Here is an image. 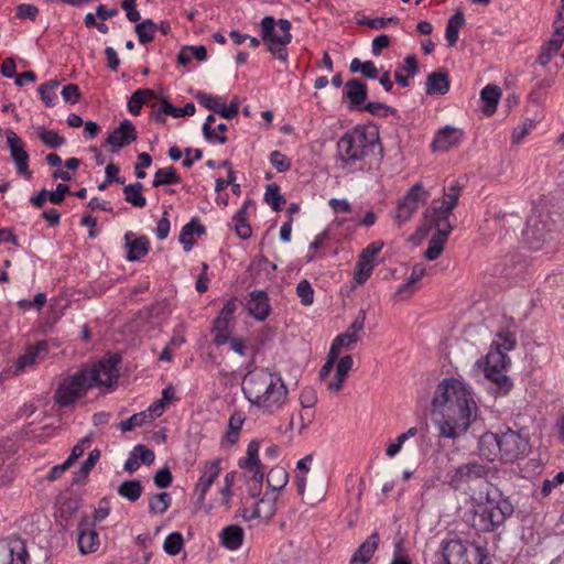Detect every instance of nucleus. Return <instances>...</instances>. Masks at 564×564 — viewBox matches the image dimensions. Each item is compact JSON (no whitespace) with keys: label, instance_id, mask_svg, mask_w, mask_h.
<instances>
[{"label":"nucleus","instance_id":"1","mask_svg":"<svg viewBox=\"0 0 564 564\" xmlns=\"http://www.w3.org/2000/svg\"><path fill=\"white\" fill-rule=\"evenodd\" d=\"M432 406L442 415L437 426L440 435L446 438L455 440L464 435L477 416V404L471 392L455 378L444 379L437 386Z\"/></svg>","mask_w":564,"mask_h":564},{"label":"nucleus","instance_id":"2","mask_svg":"<svg viewBox=\"0 0 564 564\" xmlns=\"http://www.w3.org/2000/svg\"><path fill=\"white\" fill-rule=\"evenodd\" d=\"M119 356L102 359L90 367L84 366L58 384L54 394L56 403L68 406L95 386L110 387L118 379Z\"/></svg>","mask_w":564,"mask_h":564},{"label":"nucleus","instance_id":"3","mask_svg":"<svg viewBox=\"0 0 564 564\" xmlns=\"http://www.w3.org/2000/svg\"><path fill=\"white\" fill-rule=\"evenodd\" d=\"M241 387L250 404L264 413H276L288 400L289 391L281 375L269 369L248 371Z\"/></svg>","mask_w":564,"mask_h":564},{"label":"nucleus","instance_id":"4","mask_svg":"<svg viewBox=\"0 0 564 564\" xmlns=\"http://www.w3.org/2000/svg\"><path fill=\"white\" fill-rule=\"evenodd\" d=\"M343 161L355 163L373 152L379 144V131L373 126H358L346 132L337 143Z\"/></svg>","mask_w":564,"mask_h":564},{"label":"nucleus","instance_id":"5","mask_svg":"<svg viewBox=\"0 0 564 564\" xmlns=\"http://www.w3.org/2000/svg\"><path fill=\"white\" fill-rule=\"evenodd\" d=\"M513 513L512 503L505 498L496 500L487 494L486 501L475 508L473 527L482 532H492Z\"/></svg>","mask_w":564,"mask_h":564},{"label":"nucleus","instance_id":"6","mask_svg":"<svg viewBox=\"0 0 564 564\" xmlns=\"http://www.w3.org/2000/svg\"><path fill=\"white\" fill-rule=\"evenodd\" d=\"M442 558L451 564H491L486 546L460 539L442 542Z\"/></svg>","mask_w":564,"mask_h":564},{"label":"nucleus","instance_id":"7","mask_svg":"<svg viewBox=\"0 0 564 564\" xmlns=\"http://www.w3.org/2000/svg\"><path fill=\"white\" fill-rule=\"evenodd\" d=\"M291 22L286 19L275 21L272 17H264L261 21V39L268 45L269 52L282 62H286L285 46L291 42Z\"/></svg>","mask_w":564,"mask_h":564},{"label":"nucleus","instance_id":"8","mask_svg":"<svg viewBox=\"0 0 564 564\" xmlns=\"http://www.w3.org/2000/svg\"><path fill=\"white\" fill-rule=\"evenodd\" d=\"M510 364V358L499 347L491 349L485 357L477 361L479 368H484L485 376L491 380L500 394H507L512 388V381L503 373Z\"/></svg>","mask_w":564,"mask_h":564},{"label":"nucleus","instance_id":"9","mask_svg":"<svg viewBox=\"0 0 564 564\" xmlns=\"http://www.w3.org/2000/svg\"><path fill=\"white\" fill-rule=\"evenodd\" d=\"M430 229H435V234L432 236L424 254L427 260L433 261L443 252L444 245L448 239L453 226L449 221L425 218V224L419 228L417 235L425 237Z\"/></svg>","mask_w":564,"mask_h":564},{"label":"nucleus","instance_id":"10","mask_svg":"<svg viewBox=\"0 0 564 564\" xmlns=\"http://www.w3.org/2000/svg\"><path fill=\"white\" fill-rule=\"evenodd\" d=\"M530 452V443L527 434L508 429L500 433L499 455L501 460L513 463L521 459Z\"/></svg>","mask_w":564,"mask_h":564},{"label":"nucleus","instance_id":"11","mask_svg":"<svg viewBox=\"0 0 564 564\" xmlns=\"http://www.w3.org/2000/svg\"><path fill=\"white\" fill-rule=\"evenodd\" d=\"M463 185L458 181L444 188L443 200H433L431 206L426 208L424 218H435L449 221V216L456 207Z\"/></svg>","mask_w":564,"mask_h":564},{"label":"nucleus","instance_id":"12","mask_svg":"<svg viewBox=\"0 0 564 564\" xmlns=\"http://www.w3.org/2000/svg\"><path fill=\"white\" fill-rule=\"evenodd\" d=\"M240 468L245 469L247 482H262L264 477V467L259 459V443L251 441L248 444L247 457L239 463Z\"/></svg>","mask_w":564,"mask_h":564},{"label":"nucleus","instance_id":"13","mask_svg":"<svg viewBox=\"0 0 564 564\" xmlns=\"http://www.w3.org/2000/svg\"><path fill=\"white\" fill-rule=\"evenodd\" d=\"M421 196L426 198L429 193L423 191L420 183H416L409 189L404 198L399 202L395 219L400 225L408 221L416 212Z\"/></svg>","mask_w":564,"mask_h":564},{"label":"nucleus","instance_id":"14","mask_svg":"<svg viewBox=\"0 0 564 564\" xmlns=\"http://www.w3.org/2000/svg\"><path fill=\"white\" fill-rule=\"evenodd\" d=\"M489 467L476 460L468 462L455 468L451 475V485L458 487L463 482L482 479L488 476Z\"/></svg>","mask_w":564,"mask_h":564},{"label":"nucleus","instance_id":"15","mask_svg":"<svg viewBox=\"0 0 564 564\" xmlns=\"http://www.w3.org/2000/svg\"><path fill=\"white\" fill-rule=\"evenodd\" d=\"M7 142L10 149L11 156L15 163L18 173L25 176L26 178H31L32 172L29 169V153L24 149L23 141L18 137V134L12 131H7Z\"/></svg>","mask_w":564,"mask_h":564},{"label":"nucleus","instance_id":"16","mask_svg":"<svg viewBox=\"0 0 564 564\" xmlns=\"http://www.w3.org/2000/svg\"><path fill=\"white\" fill-rule=\"evenodd\" d=\"M29 554L20 539L0 541V564H26Z\"/></svg>","mask_w":564,"mask_h":564},{"label":"nucleus","instance_id":"17","mask_svg":"<svg viewBox=\"0 0 564 564\" xmlns=\"http://www.w3.org/2000/svg\"><path fill=\"white\" fill-rule=\"evenodd\" d=\"M77 544L83 554L94 553L100 545L99 534L88 517H83L78 524Z\"/></svg>","mask_w":564,"mask_h":564},{"label":"nucleus","instance_id":"18","mask_svg":"<svg viewBox=\"0 0 564 564\" xmlns=\"http://www.w3.org/2000/svg\"><path fill=\"white\" fill-rule=\"evenodd\" d=\"M137 130L130 120H123L118 128L109 133L106 142L115 148L113 151L124 148L135 141Z\"/></svg>","mask_w":564,"mask_h":564},{"label":"nucleus","instance_id":"19","mask_svg":"<svg viewBox=\"0 0 564 564\" xmlns=\"http://www.w3.org/2000/svg\"><path fill=\"white\" fill-rule=\"evenodd\" d=\"M219 474V460H212L205 464L203 474L199 477L194 490L195 495L197 496V502H204L208 489L217 479Z\"/></svg>","mask_w":564,"mask_h":564},{"label":"nucleus","instance_id":"20","mask_svg":"<svg viewBox=\"0 0 564 564\" xmlns=\"http://www.w3.org/2000/svg\"><path fill=\"white\" fill-rule=\"evenodd\" d=\"M246 307L249 314L258 321H264L271 312L269 297L263 291H252Z\"/></svg>","mask_w":564,"mask_h":564},{"label":"nucleus","instance_id":"21","mask_svg":"<svg viewBox=\"0 0 564 564\" xmlns=\"http://www.w3.org/2000/svg\"><path fill=\"white\" fill-rule=\"evenodd\" d=\"M462 137V130L451 126H446L445 128L441 129L437 132L436 137L432 142V149L434 151H448L449 149L458 145Z\"/></svg>","mask_w":564,"mask_h":564},{"label":"nucleus","instance_id":"22","mask_svg":"<svg viewBox=\"0 0 564 564\" xmlns=\"http://www.w3.org/2000/svg\"><path fill=\"white\" fill-rule=\"evenodd\" d=\"M275 501L276 497H263L254 505L253 511L249 514L247 510H243L241 513L245 520L252 519H264L267 521L271 520L275 514Z\"/></svg>","mask_w":564,"mask_h":564},{"label":"nucleus","instance_id":"23","mask_svg":"<svg viewBox=\"0 0 564 564\" xmlns=\"http://www.w3.org/2000/svg\"><path fill=\"white\" fill-rule=\"evenodd\" d=\"M380 538L377 532H373L368 539L359 545L351 556L350 564H366L370 561L376 552Z\"/></svg>","mask_w":564,"mask_h":564},{"label":"nucleus","instance_id":"24","mask_svg":"<svg viewBox=\"0 0 564 564\" xmlns=\"http://www.w3.org/2000/svg\"><path fill=\"white\" fill-rule=\"evenodd\" d=\"M126 246L128 247L127 259L129 261H137L143 258L149 251V240L147 237L141 236L134 238L133 232H127L124 236Z\"/></svg>","mask_w":564,"mask_h":564},{"label":"nucleus","instance_id":"25","mask_svg":"<svg viewBox=\"0 0 564 564\" xmlns=\"http://www.w3.org/2000/svg\"><path fill=\"white\" fill-rule=\"evenodd\" d=\"M352 365L354 360L350 355H346L338 360L335 377L327 384L329 391L339 392L343 389L344 382L348 372L351 370Z\"/></svg>","mask_w":564,"mask_h":564},{"label":"nucleus","instance_id":"26","mask_svg":"<svg viewBox=\"0 0 564 564\" xmlns=\"http://www.w3.org/2000/svg\"><path fill=\"white\" fill-rule=\"evenodd\" d=\"M451 87L448 74L443 70L431 73L425 82L427 95H445Z\"/></svg>","mask_w":564,"mask_h":564},{"label":"nucleus","instance_id":"27","mask_svg":"<svg viewBox=\"0 0 564 564\" xmlns=\"http://www.w3.org/2000/svg\"><path fill=\"white\" fill-rule=\"evenodd\" d=\"M345 95L352 107L360 109L367 99V85L360 79H349L345 85Z\"/></svg>","mask_w":564,"mask_h":564},{"label":"nucleus","instance_id":"28","mask_svg":"<svg viewBox=\"0 0 564 564\" xmlns=\"http://www.w3.org/2000/svg\"><path fill=\"white\" fill-rule=\"evenodd\" d=\"M221 544L231 551L238 550L245 538V532L241 527L237 524H230L225 527L220 532Z\"/></svg>","mask_w":564,"mask_h":564},{"label":"nucleus","instance_id":"29","mask_svg":"<svg viewBox=\"0 0 564 564\" xmlns=\"http://www.w3.org/2000/svg\"><path fill=\"white\" fill-rule=\"evenodd\" d=\"M501 97V89L497 85H487L480 91V99L484 102L482 112L490 117L496 112Z\"/></svg>","mask_w":564,"mask_h":564},{"label":"nucleus","instance_id":"30","mask_svg":"<svg viewBox=\"0 0 564 564\" xmlns=\"http://www.w3.org/2000/svg\"><path fill=\"white\" fill-rule=\"evenodd\" d=\"M479 451L489 460H494L499 454L500 433L486 432L479 437Z\"/></svg>","mask_w":564,"mask_h":564},{"label":"nucleus","instance_id":"31","mask_svg":"<svg viewBox=\"0 0 564 564\" xmlns=\"http://www.w3.org/2000/svg\"><path fill=\"white\" fill-rule=\"evenodd\" d=\"M194 234L198 236L205 234V227L200 225L196 219H192L181 230L178 240L180 243L183 245L185 251H189L195 245V240L193 238Z\"/></svg>","mask_w":564,"mask_h":564},{"label":"nucleus","instance_id":"32","mask_svg":"<svg viewBox=\"0 0 564 564\" xmlns=\"http://www.w3.org/2000/svg\"><path fill=\"white\" fill-rule=\"evenodd\" d=\"M417 73V61L415 56L409 55L404 58V65L397 68L394 78L402 87H409V77H413Z\"/></svg>","mask_w":564,"mask_h":564},{"label":"nucleus","instance_id":"33","mask_svg":"<svg viewBox=\"0 0 564 564\" xmlns=\"http://www.w3.org/2000/svg\"><path fill=\"white\" fill-rule=\"evenodd\" d=\"M245 419L246 417L241 412H235L231 414L228 422V432L221 441L223 446L234 445L237 443Z\"/></svg>","mask_w":564,"mask_h":564},{"label":"nucleus","instance_id":"34","mask_svg":"<svg viewBox=\"0 0 564 564\" xmlns=\"http://www.w3.org/2000/svg\"><path fill=\"white\" fill-rule=\"evenodd\" d=\"M143 185L140 182L128 184L123 187L124 199L133 207L143 208L147 199L142 195Z\"/></svg>","mask_w":564,"mask_h":564},{"label":"nucleus","instance_id":"35","mask_svg":"<svg viewBox=\"0 0 564 564\" xmlns=\"http://www.w3.org/2000/svg\"><path fill=\"white\" fill-rule=\"evenodd\" d=\"M465 23V18L462 11H456L454 15L449 18L446 25V40L449 46H454L458 40L459 30Z\"/></svg>","mask_w":564,"mask_h":564},{"label":"nucleus","instance_id":"36","mask_svg":"<svg viewBox=\"0 0 564 564\" xmlns=\"http://www.w3.org/2000/svg\"><path fill=\"white\" fill-rule=\"evenodd\" d=\"M250 204L251 200H247L234 216L235 230L241 239H248L252 234L251 227L247 223V208Z\"/></svg>","mask_w":564,"mask_h":564},{"label":"nucleus","instance_id":"37","mask_svg":"<svg viewBox=\"0 0 564 564\" xmlns=\"http://www.w3.org/2000/svg\"><path fill=\"white\" fill-rule=\"evenodd\" d=\"M181 182L180 176L176 173V169L173 166L159 169L152 182L153 187H160L163 185L178 184Z\"/></svg>","mask_w":564,"mask_h":564},{"label":"nucleus","instance_id":"38","mask_svg":"<svg viewBox=\"0 0 564 564\" xmlns=\"http://www.w3.org/2000/svg\"><path fill=\"white\" fill-rule=\"evenodd\" d=\"M143 487L140 480H126L118 487V494L131 502H135L142 495Z\"/></svg>","mask_w":564,"mask_h":564},{"label":"nucleus","instance_id":"39","mask_svg":"<svg viewBox=\"0 0 564 564\" xmlns=\"http://www.w3.org/2000/svg\"><path fill=\"white\" fill-rule=\"evenodd\" d=\"M37 138L50 149H57L65 144L66 140L59 135L55 130H47L44 127L35 128Z\"/></svg>","mask_w":564,"mask_h":564},{"label":"nucleus","instance_id":"40","mask_svg":"<svg viewBox=\"0 0 564 564\" xmlns=\"http://www.w3.org/2000/svg\"><path fill=\"white\" fill-rule=\"evenodd\" d=\"M375 268L373 259L366 258L365 256L359 254L356 272L354 274V280L357 284H364L368 278L371 275L372 270Z\"/></svg>","mask_w":564,"mask_h":564},{"label":"nucleus","instance_id":"41","mask_svg":"<svg viewBox=\"0 0 564 564\" xmlns=\"http://www.w3.org/2000/svg\"><path fill=\"white\" fill-rule=\"evenodd\" d=\"M349 70L351 73H360L366 78L376 79L379 75V69L376 67L372 61H360L359 58H354L350 62Z\"/></svg>","mask_w":564,"mask_h":564},{"label":"nucleus","instance_id":"42","mask_svg":"<svg viewBox=\"0 0 564 564\" xmlns=\"http://www.w3.org/2000/svg\"><path fill=\"white\" fill-rule=\"evenodd\" d=\"M46 350V343H37L35 347L26 350L25 354L20 356L17 360L15 373L23 371L26 367L33 365L40 351Z\"/></svg>","mask_w":564,"mask_h":564},{"label":"nucleus","instance_id":"43","mask_svg":"<svg viewBox=\"0 0 564 564\" xmlns=\"http://www.w3.org/2000/svg\"><path fill=\"white\" fill-rule=\"evenodd\" d=\"M289 480V475L283 467H273L270 469L267 476V484L273 490L282 489Z\"/></svg>","mask_w":564,"mask_h":564},{"label":"nucleus","instance_id":"44","mask_svg":"<svg viewBox=\"0 0 564 564\" xmlns=\"http://www.w3.org/2000/svg\"><path fill=\"white\" fill-rule=\"evenodd\" d=\"M159 30V25L152 20L147 19L138 23L134 31L139 37L140 43L145 44L154 40V34Z\"/></svg>","mask_w":564,"mask_h":564},{"label":"nucleus","instance_id":"45","mask_svg":"<svg viewBox=\"0 0 564 564\" xmlns=\"http://www.w3.org/2000/svg\"><path fill=\"white\" fill-rule=\"evenodd\" d=\"M171 495L169 492H160L151 497L149 501V511L155 514L164 513L171 506Z\"/></svg>","mask_w":564,"mask_h":564},{"label":"nucleus","instance_id":"46","mask_svg":"<svg viewBox=\"0 0 564 564\" xmlns=\"http://www.w3.org/2000/svg\"><path fill=\"white\" fill-rule=\"evenodd\" d=\"M153 96V91L151 89H138L135 90L129 101L128 109L133 116H138L140 113L142 105L147 101L149 97Z\"/></svg>","mask_w":564,"mask_h":564},{"label":"nucleus","instance_id":"47","mask_svg":"<svg viewBox=\"0 0 564 564\" xmlns=\"http://www.w3.org/2000/svg\"><path fill=\"white\" fill-rule=\"evenodd\" d=\"M264 199L275 212L281 210L283 204H285V198L280 194V187L274 183L267 186Z\"/></svg>","mask_w":564,"mask_h":564},{"label":"nucleus","instance_id":"48","mask_svg":"<svg viewBox=\"0 0 564 564\" xmlns=\"http://www.w3.org/2000/svg\"><path fill=\"white\" fill-rule=\"evenodd\" d=\"M183 544V535L180 532H172L165 538L163 549L167 554L176 555L181 552Z\"/></svg>","mask_w":564,"mask_h":564},{"label":"nucleus","instance_id":"49","mask_svg":"<svg viewBox=\"0 0 564 564\" xmlns=\"http://www.w3.org/2000/svg\"><path fill=\"white\" fill-rule=\"evenodd\" d=\"M196 99L205 108L220 115V109H221V105L224 101L223 97H216V96L207 95L206 93L199 91L196 95Z\"/></svg>","mask_w":564,"mask_h":564},{"label":"nucleus","instance_id":"50","mask_svg":"<svg viewBox=\"0 0 564 564\" xmlns=\"http://www.w3.org/2000/svg\"><path fill=\"white\" fill-rule=\"evenodd\" d=\"M296 294L301 299V303L305 306L313 304L314 290L307 280H302L296 285Z\"/></svg>","mask_w":564,"mask_h":564},{"label":"nucleus","instance_id":"51","mask_svg":"<svg viewBox=\"0 0 564 564\" xmlns=\"http://www.w3.org/2000/svg\"><path fill=\"white\" fill-rule=\"evenodd\" d=\"M357 341L358 340L356 337H352L349 334H347L346 332H344L335 337V339L333 340L332 346L329 348V351L335 352V355L338 356L339 351L343 348H348Z\"/></svg>","mask_w":564,"mask_h":564},{"label":"nucleus","instance_id":"52","mask_svg":"<svg viewBox=\"0 0 564 564\" xmlns=\"http://www.w3.org/2000/svg\"><path fill=\"white\" fill-rule=\"evenodd\" d=\"M561 46L554 42H552L551 40H549L543 46H542V50H541V53L538 57V62L540 65L542 66H545L547 65L551 59L553 58V56H555L557 54V52L560 51Z\"/></svg>","mask_w":564,"mask_h":564},{"label":"nucleus","instance_id":"53","mask_svg":"<svg viewBox=\"0 0 564 564\" xmlns=\"http://www.w3.org/2000/svg\"><path fill=\"white\" fill-rule=\"evenodd\" d=\"M237 307H238L237 300L236 299L229 300L224 305L221 311L219 312V315L215 319V324H217V325H228V323L232 318Z\"/></svg>","mask_w":564,"mask_h":564},{"label":"nucleus","instance_id":"54","mask_svg":"<svg viewBox=\"0 0 564 564\" xmlns=\"http://www.w3.org/2000/svg\"><path fill=\"white\" fill-rule=\"evenodd\" d=\"M214 122H215V117L213 115H209L206 118V121L203 126V134L209 142L217 141L220 144H225L227 142V137L224 134H217L215 132V129L212 128V123H214Z\"/></svg>","mask_w":564,"mask_h":564},{"label":"nucleus","instance_id":"55","mask_svg":"<svg viewBox=\"0 0 564 564\" xmlns=\"http://www.w3.org/2000/svg\"><path fill=\"white\" fill-rule=\"evenodd\" d=\"M360 109L379 117H387L388 115L394 112L393 108L377 101H370L362 106Z\"/></svg>","mask_w":564,"mask_h":564},{"label":"nucleus","instance_id":"56","mask_svg":"<svg viewBox=\"0 0 564 564\" xmlns=\"http://www.w3.org/2000/svg\"><path fill=\"white\" fill-rule=\"evenodd\" d=\"M145 423H150L144 412L133 414L128 420L122 421L119 426L122 432L130 431L137 426H142Z\"/></svg>","mask_w":564,"mask_h":564},{"label":"nucleus","instance_id":"57","mask_svg":"<svg viewBox=\"0 0 564 564\" xmlns=\"http://www.w3.org/2000/svg\"><path fill=\"white\" fill-rule=\"evenodd\" d=\"M359 24L367 25L371 29H383L387 26L388 23H399V19L397 17L391 18H376V19H369L364 18L359 20Z\"/></svg>","mask_w":564,"mask_h":564},{"label":"nucleus","instance_id":"58","mask_svg":"<svg viewBox=\"0 0 564 564\" xmlns=\"http://www.w3.org/2000/svg\"><path fill=\"white\" fill-rule=\"evenodd\" d=\"M365 321H366V311L365 310H360L358 312L355 321L347 328L346 333L349 334L352 337H356L357 340H359L360 339L359 333L365 327Z\"/></svg>","mask_w":564,"mask_h":564},{"label":"nucleus","instance_id":"59","mask_svg":"<svg viewBox=\"0 0 564 564\" xmlns=\"http://www.w3.org/2000/svg\"><path fill=\"white\" fill-rule=\"evenodd\" d=\"M270 162L280 173L286 172L291 167L290 161L280 151H272L270 154Z\"/></svg>","mask_w":564,"mask_h":564},{"label":"nucleus","instance_id":"60","mask_svg":"<svg viewBox=\"0 0 564 564\" xmlns=\"http://www.w3.org/2000/svg\"><path fill=\"white\" fill-rule=\"evenodd\" d=\"M62 97L67 104H76L79 101L80 91L76 84H68L62 89Z\"/></svg>","mask_w":564,"mask_h":564},{"label":"nucleus","instance_id":"61","mask_svg":"<svg viewBox=\"0 0 564 564\" xmlns=\"http://www.w3.org/2000/svg\"><path fill=\"white\" fill-rule=\"evenodd\" d=\"M390 564H412L408 553L403 550V541L400 540L394 544L393 557Z\"/></svg>","mask_w":564,"mask_h":564},{"label":"nucleus","instance_id":"62","mask_svg":"<svg viewBox=\"0 0 564 564\" xmlns=\"http://www.w3.org/2000/svg\"><path fill=\"white\" fill-rule=\"evenodd\" d=\"M550 40L558 44L560 46H562L564 42V18L562 15V12L557 13V17L554 21V32Z\"/></svg>","mask_w":564,"mask_h":564},{"label":"nucleus","instance_id":"63","mask_svg":"<svg viewBox=\"0 0 564 564\" xmlns=\"http://www.w3.org/2000/svg\"><path fill=\"white\" fill-rule=\"evenodd\" d=\"M564 482V471H558L552 479H545L542 485L541 494L543 497L549 496L554 488Z\"/></svg>","mask_w":564,"mask_h":564},{"label":"nucleus","instance_id":"64","mask_svg":"<svg viewBox=\"0 0 564 564\" xmlns=\"http://www.w3.org/2000/svg\"><path fill=\"white\" fill-rule=\"evenodd\" d=\"M317 402V393L311 388L306 387L301 391L300 403L303 408H313Z\"/></svg>","mask_w":564,"mask_h":564}]
</instances>
